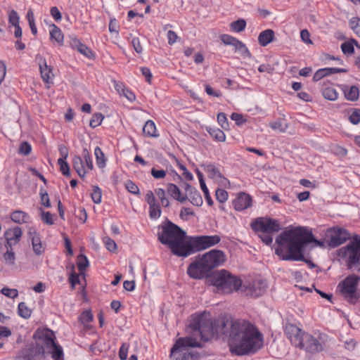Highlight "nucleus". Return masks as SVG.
<instances>
[{"label": "nucleus", "mask_w": 360, "mask_h": 360, "mask_svg": "<svg viewBox=\"0 0 360 360\" xmlns=\"http://www.w3.org/2000/svg\"><path fill=\"white\" fill-rule=\"evenodd\" d=\"M274 32L268 29L260 32L258 37V41L262 46H266L274 39Z\"/></svg>", "instance_id": "19"}, {"label": "nucleus", "mask_w": 360, "mask_h": 360, "mask_svg": "<svg viewBox=\"0 0 360 360\" xmlns=\"http://www.w3.org/2000/svg\"><path fill=\"white\" fill-rule=\"evenodd\" d=\"M246 27V22L243 19H239L236 21H233L231 23L230 27L231 29L237 32H242L245 30Z\"/></svg>", "instance_id": "31"}, {"label": "nucleus", "mask_w": 360, "mask_h": 360, "mask_svg": "<svg viewBox=\"0 0 360 360\" xmlns=\"http://www.w3.org/2000/svg\"><path fill=\"white\" fill-rule=\"evenodd\" d=\"M104 117L101 113H96L93 115L90 120L89 125L92 128H95L101 124Z\"/></svg>", "instance_id": "43"}, {"label": "nucleus", "mask_w": 360, "mask_h": 360, "mask_svg": "<svg viewBox=\"0 0 360 360\" xmlns=\"http://www.w3.org/2000/svg\"><path fill=\"white\" fill-rule=\"evenodd\" d=\"M356 235L352 234L345 228L339 227V245L345 243L347 241L349 243L355 237Z\"/></svg>", "instance_id": "26"}, {"label": "nucleus", "mask_w": 360, "mask_h": 360, "mask_svg": "<svg viewBox=\"0 0 360 360\" xmlns=\"http://www.w3.org/2000/svg\"><path fill=\"white\" fill-rule=\"evenodd\" d=\"M71 46L86 57L89 58H92L93 53L91 49H89L86 45L82 44L77 39H72L71 41Z\"/></svg>", "instance_id": "21"}, {"label": "nucleus", "mask_w": 360, "mask_h": 360, "mask_svg": "<svg viewBox=\"0 0 360 360\" xmlns=\"http://www.w3.org/2000/svg\"><path fill=\"white\" fill-rule=\"evenodd\" d=\"M233 205L236 210L242 211L252 205V198L245 193H240L238 197L233 201Z\"/></svg>", "instance_id": "15"}, {"label": "nucleus", "mask_w": 360, "mask_h": 360, "mask_svg": "<svg viewBox=\"0 0 360 360\" xmlns=\"http://www.w3.org/2000/svg\"><path fill=\"white\" fill-rule=\"evenodd\" d=\"M149 214L151 219H158L161 215V209L160 205L157 202L149 205Z\"/></svg>", "instance_id": "34"}, {"label": "nucleus", "mask_w": 360, "mask_h": 360, "mask_svg": "<svg viewBox=\"0 0 360 360\" xmlns=\"http://www.w3.org/2000/svg\"><path fill=\"white\" fill-rule=\"evenodd\" d=\"M200 187H201V189H202V192L204 193L205 198L207 204L209 205H213V200H212V198H211V197L210 195L208 188H207L206 184H205L204 180H201Z\"/></svg>", "instance_id": "48"}, {"label": "nucleus", "mask_w": 360, "mask_h": 360, "mask_svg": "<svg viewBox=\"0 0 360 360\" xmlns=\"http://www.w3.org/2000/svg\"><path fill=\"white\" fill-rule=\"evenodd\" d=\"M37 60L39 63L41 76L43 81L46 83H50L52 77L53 76L52 74V68L51 66L47 65L46 60L43 57L37 56Z\"/></svg>", "instance_id": "16"}, {"label": "nucleus", "mask_w": 360, "mask_h": 360, "mask_svg": "<svg viewBox=\"0 0 360 360\" xmlns=\"http://www.w3.org/2000/svg\"><path fill=\"white\" fill-rule=\"evenodd\" d=\"M33 337L35 342L21 351L19 356L21 360H44L46 354H49L53 360H63V349L56 343L52 330H37Z\"/></svg>", "instance_id": "4"}, {"label": "nucleus", "mask_w": 360, "mask_h": 360, "mask_svg": "<svg viewBox=\"0 0 360 360\" xmlns=\"http://www.w3.org/2000/svg\"><path fill=\"white\" fill-rule=\"evenodd\" d=\"M221 238L218 235L200 236L190 238L191 255L218 244Z\"/></svg>", "instance_id": "10"}, {"label": "nucleus", "mask_w": 360, "mask_h": 360, "mask_svg": "<svg viewBox=\"0 0 360 360\" xmlns=\"http://www.w3.org/2000/svg\"><path fill=\"white\" fill-rule=\"evenodd\" d=\"M129 345L124 343L119 350V357L121 360H125L127 357Z\"/></svg>", "instance_id": "58"}, {"label": "nucleus", "mask_w": 360, "mask_h": 360, "mask_svg": "<svg viewBox=\"0 0 360 360\" xmlns=\"http://www.w3.org/2000/svg\"><path fill=\"white\" fill-rule=\"evenodd\" d=\"M359 281L360 277L356 275L349 276L342 281L340 293L350 303H355L359 299L356 286Z\"/></svg>", "instance_id": "9"}, {"label": "nucleus", "mask_w": 360, "mask_h": 360, "mask_svg": "<svg viewBox=\"0 0 360 360\" xmlns=\"http://www.w3.org/2000/svg\"><path fill=\"white\" fill-rule=\"evenodd\" d=\"M103 242L109 251H115L117 248L115 242L108 237L103 238Z\"/></svg>", "instance_id": "55"}, {"label": "nucleus", "mask_w": 360, "mask_h": 360, "mask_svg": "<svg viewBox=\"0 0 360 360\" xmlns=\"http://www.w3.org/2000/svg\"><path fill=\"white\" fill-rule=\"evenodd\" d=\"M359 109H353L349 116V122L353 124H357L360 122V113Z\"/></svg>", "instance_id": "47"}, {"label": "nucleus", "mask_w": 360, "mask_h": 360, "mask_svg": "<svg viewBox=\"0 0 360 360\" xmlns=\"http://www.w3.org/2000/svg\"><path fill=\"white\" fill-rule=\"evenodd\" d=\"M151 174L155 179H163L166 176V172L163 169L158 170L155 168L151 169Z\"/></svg>", "instance_id": "60"}, {"label": "nucleus", "mask_w": 360, "mask_h": 360, "mask_svg": "<svg viewBox=\"0 0 360 360\" xmlns=\"http://www.w3.org/2000/svg\"><path fill=\"white\" fill-rule=\"evenodd\" d=\"M342 90L344 92L345 97L347 100L351 101H356L359 99V89L356 86H352L350 87L347 86H342Z\"/></svg>", "instance_id": "18"}, {"label": "nucleus", "mask_w": 360, "mask_h": 360, "mask_svg": "<svg viewBox=\"0 0 360 360\" xmlns=\"http://www.w3.org/2000/svg\"><path fill=\"white\" fill-rule=\"evenodd\" d=\"M1 292L4 295H5L9 298H15V297H17L18 295V292L16 289H11L8 288H3L1 290Z\"/></svg>", "instance_id": "46"}, {"label": "nucleus", "mask_w": 360, "mask_h": 360, "mask_svg": "<svg viewBox=\"0 0 360 360\" xmlns=\"http://www.w3.org/2000/svg\"><path fill=\"white\" fill-rule=\"evenodd\" d=\"M9 23L13 26L19 25V16L16 11L12 10L8 14Z\"/></svg>", "instance_id": "50"}, {"label": "nucleus", "mask_w": 360, "mask_h": 360, "mask_svg": "<svg viewBox=\"0 0 360 360\" xmlns=\"http://www.w3.org/2000/svg\"><path fill=\"white\" fill-rule=\"evenodd\" d=\"M50 13H51V16L54 18L55 20L58 21V20H61V18H62L61 13L57 7H55V6L52 7L51 8Z\"/></svg>", "instance_id": "62"}, {"label": "nucleus", "mask_w": 360, "mask_h": 360, "mask_svg": "<svg viewBox=\"0 0 360 360\" xmlns=\"http://www.w3.org/2000/svg\"><path fill=\"white\" fill-rule=\"evenodd\" d=\"M91 195L94 203L99 204L101 202L102 192L101 189L98 186H93V192L91 193Z\"/></svg>", "instance_id": "38"}, {"label": "nucleus", "mask_w": 360, "mask_h": 360, "mask_svg": "<svg viewBox=\"0 0 360 360\" xmlns=\"http://www.w3.org/2000/svg\"><path fill=\"white\" fill-rule=\"evenodd\" d=\"M72 165L78 175L81 178H84L86 175V171L84 166V162L81 157L75 155L72 160Z\"/></svg>", "instance_id": "23"}, {"label": "nucleus", "mask_w": 360, "mask_h": 360, "mask_svg": "<svg viewBox=\"0 0 360 360\" xmlns=\"http://www.w3.org/2000/svg\"><path fill=\"white\" fill-rule=\"evenodd\" d=\"M210 134L217 141H224L226 136L224 131L219 129H210L208 130Z\"/></svg>", "instance_id": "35"}, {"label": "nucleus", "mask_w": 360, "mask_h": 360, "mask_svg": "<svg viewBox=\"0 0 360 360\" xmlns=\"http://www.w3.org/2000/svg\"><path fill=\"white\" fill-rule=\"evenodd\" d=\"M31 150L30 144L27 141H24L20 144L18 152L23 155H27L30 153Z\"/></svg>", "instance_id": "49"}, {"label": "nucleus", "mask_w": 360, "mask_h": 360, "mask_svg": "<svg viewBox=\"0 0 360 360\" xmlns=\"http://www.w3.org/2000/svg\"><path fill=\"white\" fill-rule=\"evenodd\" d=\"M225 260L226 256L223 251L212 250L198 256L188 266L187 274L193 279L209 278L212 285L225 293L238 290L242 287L241 280L232 276L226 270H221L211 274L212 269L223 264Z\"/></svg>", "instance_id": "2"}, {"label": "nucleus", "mask_w": 360, "mask_h": 360, "mask_svg": "<svg viewBox=\"0 0 360 360\" xmlns=\"http://www.w3.org/2000/svg\"><path fill=\"white\" fill-rule=\"evenodd\" d=\"M22 233V230L18 226L6 231L4 233L6 240V248H11L13 245H17L21 238Z\"/></svg>", "instance_id": "14"}, {"label": "nucleus", "mask_w": 360, "mask_h": 360, "mask_svg": "<svg viewBox=\"0 0 360 360\" xmlns=\"http://www.w3.org/2000/svg\"><path fill=\"white\" fill-rule=\"evenodd\" d=\"M285 333L295 347L310 354L322 352L328 342V337L326 334L321 333L316 338L293 324H287Z\"/></svg>", "instance_id": "6"}, {"label": "nucleus", "mask_w": 360, "mask_h": 360, "mask_svg": "<svg viewBox=\"0 0 360 360\" xmlns=\"http://www.w3.org/2000/svg\"><path fill=\"white\" fill-rule=\"evenodd\" d=\"M58 164L60 166V170L62 174L65 176H70V167L65 160L63 158H59L58 160Z\"/></svg>", "instance_id": "40"}, {"label": "nucleus", "mask_w": 360, "mask_h": 360, "mask_svg": "<svg viewBox=\"0 0 360 360\" xmlns=\"http://www.w3.org/2000/svg\"><path fill=\"white\" fill-rule=\"evenodd\" d=\"M40 197H41V203L46 207H50L51 202H50V200H49L48 193L45 191L41 189L40 190Z\"/></svg>", "instance_id": "54"}, {"label": "nucleus", "mask_w": 360, "mask_h": 360, "mask_svg": "<svg viewBox=\"0 0 360 360\" xmlns=\"http://www.w3.org/2000/svg\"><path fill=\"white\" fill-rule=\"evenodd\" d=\"M313 240L314 237L312 233L306 228L297 227L287 229L276 238L278 247L275 252L283 260L302 261L311 268H314L315 264L304 257V249L309 244V241Z\"/></svg>", "instance_id": "3"}, {"label": "nucleus", "mask_w": 360, "mask_h": 360, "mask_svg": "<svg viewBox=\"0 0 360 360\" xmlns=\"http://www.w3.org/2000/svg\"><path fill=\"white\" fill-rule=\"evenodd\" d=\"M11 218L15 223L22 224L27 222L29 216L22 211H15L11 214Z\"/></svg>", "instance_id": "25"}, {"label": "nucleus", "mask_w": 360, "mask_h": 360, "mask_svg": "<svg viewBox=\"0 0 360 360\" xmlns=\"http://www.w3.org/2000/svg\"><path fill=\"white\" fill-rule=\"evenodd\" d=\"M94 154L96 158V163L101 168L105 165V159L104 154L99 147H96L94 150Z\"/></svg>", "instance_id": "32"}, {"label": "nucleus", "mask_w": 360, "mask_h": 360, "mask_svg": "<svg viewBox=\"0 0 360 360\" xmlns=\"http://www.w3.org/2000/svg\"><path fill=\"white\" fill-rule=\"evenodd\" d=\"M231 118L234 120L238 125L242 124L245 122V120L243 119V117L240 114L236 112L232 113Z\"/></svg>", "instance_id": "63"}, {"label": "nucleus", "mask_w": 360, "mask_h": 360, "mask_svg": "<svg viewBox=\"0 0 360 360\" xmlns=\"http://www.w3.org/2000/svg\"><path fill=\"white\" fill-rule=\"evenodd\" d=\"M341 257L349 269L360 271V236L355 237L347 245L339 248Z\"/></svg>", "instance_id": "7"}, {"label": "nucleus", "mask_w": 360, "mask_h": 360, "mask_svg": "<svg viewBox=\"0 0 360 360\" xmlns=\"http://www.w3.org/2000/svg\"><path fill=\"white\" fill-rule=\"evenodd\" d=\"M158 238L161 243L169 248L174 255L184 257L191 255V237H188L184 230L170 221L162 226V231L158 233Z\"/></svg>", "instance_id": "5"}, {"label": "nucleus", "mask_w": 360, "mask_h": 360, "mask_svg": "<svg viewBox=\"0 0 360 360\" xmlns=\"http://www.w3.org/2000/svg\"><path fill=\"white\" fill-rule=\"evenodd\" d=\"M235 48V50L238 52V53L244 57V58H250L251 54L245 46L244 43H243L241 41L238 40V41L236 44V45L233 46Z\"/></svg>", "instance_id": "29"}, {"label": "nucleus", "mask_w": 360, "mask_h": 360, "mask_svg": "<svg viewBox=\"0 0 360 360\" xmlns=\"http://www.w3.org/2000/svg\"><path fill=\"white\" fill-rule=\"evenodd\" d=\"M349 23L350 28L360 37V18L354 17Z\"/></svg>", "instance_id": "39"}, {"label": "nucleus", "mask_w": 360, "mask_h": 360, "mask_svg": "<svg viewBox=\"0 0 360 360\" xmlns=\"http://www.w3.org/2000/svg\"><path fill=\"white\" fill-rule=\"evenodd\" d=\"M32 311L29 309L25 302H20L18 304V314L24 319L30 317Z\"/></svg>", "instance_id": "33"}, {"label": "nucleus", "mask_w": 360, "mask_h": 360, "mask_svg": "<svg viewBox=\"0 0 360 360\" xmlns=\"http://www.w3.org/2000/svg\"><path fill=\"white\" fill-rule=\"evenodd\" d=\"M189 328L191 336L179 338L172 347V360H198V353L191 350V347H202L198 341V337L206 342L214 336L225 335L230 352L238 356L254 354L263 345L262 335L255 326L245 320H212L209 314L203 312L192 316Z\"/></svg>", "instance_id": "1"}, {"label": "nucleus", "mask_w": 360, "mask_h": 360, "mask_svg": "<svg viewBox=\"0 0 360 360\" xmlns=\"http://www.w3.org/2000/svg\"><path fill=\"white\" fill-rule=\"evenodd\" d=\"M259 237L266 245H271L273 242V238L270 235V233L261 232V233L259 235Z\"/></svg>", "instance_id": "56"}, {"label": "nucleus", "mask_w": 360, "mask_h": 360, "mask_svg": "<svg viewBox=\"0 0 360 360\" xmlns=\"http://www.w3.org/2000/svg\"><path fill=\"white\" fill-rule=\"evenodd\" d=\"M215 195L217 200L221 203L224 202L228 199L227 191L221 188H218L216 190Z\"/></svg>", "instance_id": "44"}, {"label": "nucleus", "mask_w": 360, "mask_h": 360, "mask_svg": "<svg viewBox=\"0 0 360 360\" xmlns=\"http://www.w3.org/2000/svg\"><path fill=\"white\" fill-rule=\"evenodd\" d=\"M221 41L226 44L234 46L238 41V39L229 34H221L220 36Z\"/></svg>", "instance_id": "42"}, {"label": "nucleus", "mask_w": 360, "mask_h": 360, "mask_svg": "<svg viewBox=\"0 0 360 360\" xmlns=\"http://www.w3.org/2000/svg\"><path fill=\"white\" fill-rule=\"evenodd\" d=\"M315 243L319 246H323L325 243H327L330 247L335 248L338 246V227L333 226L329 228L326 231L323 241L314 240L309 241V243Z\"/></svg>", "instance_id": "13"}, {"label": "nucleus", "mask_w": 360, "mask_h": 360, "mask_svg": "<svg viewBox=\"0 0 360 360\" xmlns=\"http://www.w3.org/2000/svg\"><path fill=\"white\" fill-rule=\"evenodd\" d=\"M189 200L195 206H200L202 204V197L196 189L189 193Z\"/></svg>", "instance_id": "30"}, {"label": "nucleus", "mask_w": 360, "mask_h": 360, "mask_svg": "<svg viewBox=\"0 0 360 360\" xmlns=\"http://www.w3.org/2000/svg\"><path fill=\"white\" fill-rule=\"evenodd\" d=\"M125 188L127 190L133 193L138 195L139 194V187L131 181L127 180L125 183Z\"/></svg>", "instance_id": "45"}, {"label": "nucleus", "mask_w": 360, "mask_h": 360, "mask_svg": "<svg viewBox=\"0 0 360 360\" xmlns=\"http://www.w3.org/2000/svg\"><path fill=\"white\" fill-rule=\"evenodd\" d=\"M269 126L271 129L274 130H278L281 132L285 131L287 129L286 124H283V123L281 121H276L274 122H271L269 124Z\"/></svg>", "instance_id": "52"}, {"label": "nucleus", "mask_w": 360, "mask_h": 360, "mask_svg": "<svg viewBox=\"0 0 360 360\" xmlns=\"http://www.w3.org/2000/svg\"><path fill=\"white\" fill-rule=\"evenodd\" d=\"M202 167H204V170L207 173L210 178L213 179H224V180H226L223 177L219 169L214 165H204Z\"/></svg>", "instance_id": "22"}, {"label": "nucleus", "mask_w": 360, "mask_h": 360, "mask_svg": "<svg viewBox=\"0 0 360 360\" xmlns=\"http://www.w3.org/2000/svg\"><path fill=\"white\" fill-rule=\"evenodd\" d=\"M82 156L85 160V162H86V167H88V169H92L94 166H93V162H92V160L91 159V157H90V155H89V153L88 151V150L86 148H84L83 150H82Z\"/></svg>", "instance_id": "53"}, {"label": "nucleus", "mask_w": 360, "mask_h": 360, "mask_svg": "<svg viewBox=\"0 0 360 360\" xmlns=\"http://www.w3.org/2000/svg\"><path fill=\"white\" fill-rule=\"evenodd\" d=\"M217 121L223 129H226L228 127L227 118L225 113L219 112L217 115Z\"/></svg>", "instance_id": "57"}, {"label": "nucleus", "mask_w": 360, "mask_h": 360, "mask_svg": "<svg viewBox=\"0 0 360 360\" xmlns=\"http://www.w3.org/2000/svg\"><path fill=\"white\" fill-rule=\"evenodd\" d=\"M6 252L4 254V259L6 264L13 265L15 263V253L11 248H6Z\"/></svg>", "instance_id": "37"}, {"label": "nucleus", "mask_w": 360, "mask_h": 360, "mask_svg": "<svg viewBox=\"0 0 360 360\" xmlns=\"http://www.w3.org/2000/svg\"><path fill=\"white\" fill-rule=\"evenodd\" d=\"M41 212V219L42 221L48 225L53 224V214H51L49 212H45L41 208L40 209Z\"/></svg>", "instance_id": "41"}, {"label": "nucleus", "mask_w": 360, "mask_h": 360, "mask_svg": "<svg viewBox=\"0 0 360 360\" xmlns=\"http://www.w3.org/2000/svg\"><path fill=\"white\" fill-rule=\"evenodd\" d=\"M167 191L173 198L177 200L180 202H184L188 199L187 196L181 195L180 189L174 184H168L167 185Z\"/></svg>", "instance_id": "20"}, {"label": "nucleus", "mask_w": 360, "mask_h": 360, "mask_svg": "<svg viewBox=\"0 0 360 360\" xmlns=\"http://www.w3.org/2000/svg\"><path fill=\"white\" fill-rule=\"evenodd\" d=\"M29 238L32 240V245L34 252L36 255H41L44 252V248L41 245V238L37 233L35 229L30 227L28 231Z\"/></svg>", "instance_id": "17"}, {"label": "nucleus", "mask_w": 360, "mask_h": 360, "mask_svg": "<svg viewBox=\"0 0 360 360\" xmlns=\"http://www.w3.org/2000/svg\"><path fill=\"white\" fill-rule=\"evenodd\" d=\"M300 37L302 40L308 44H311L312 41L310 39V34L307 30H302L300 32Z\"/></svg>", "instance_id": "61"}, {"label": "nucleus", "mask_w": 360, "mask_h": 360, "mask_svg": "<svg viewBox=\"0 0 360 360\" xmlns=\"http://www.w3.org/2000/svg\"><path fill=\"white\" fill-rule=\"evenodd\" d=\"M51 30L50 31L51 39L59 44H62L63 41V35L60 30L53 24L51 25Z\"/></svg>", "instance_id": "28"}, {"label": "nucleus", "mask_w": 360, "mask_h": 360, "mask_svg": "<svg viewBox=\"0 0 360 360\" xmlns=\"http://www.w3.org/2000/svg\"><path fill=\"white\" fill-rule=\"evenodd\" d=\"M354 44H355L356 47L360 48L355 39H351L350 41L342 43L341 44V49L342 52L347 55L352 54L354 51Z\"/></svg>", "instance_id": "27"}, {"label": "nucleus", "mask_w": 360, "mask_h": 360, "mask_svg": "<svg viewBox=\"0 0 360 360\" xmlns=\"http://www.w3.org/2000/svg\"><path fill=\"white\" fill-rule=\"evenodd\" d=\"M143 132L146 136L149 137L158 136L155 124L154 122L152 120H148L146 122L145 125L143 127Z\"/></svg>", "instance_id": "24"}, {"label": "nucleus", "mask_w": 360, "mask_h": 360, "mask_svg": "<svg viewBox=\"0 0 360 360\" xmlns=\"http://www.w3.org/2000/svg\"><path fill=\"white\" fill-rule=\"evenodd\" d=\"M131 44L134 47V51L137 53H141L143 51V48L141 45L140 40L138 37H135L131 41Z\"/></svg>", "instance_id": "59"}, {"label": "nucleus", "mask_w": 360, "mask_h": 360, "mask_svg": "<svg viewBox=\"0 0 360 360\" xmlns=\"http://www.w3.org/2000/svg\"><path fill=\"white\" fill-rule=\"evenodd\" d=\"M252 229L257 232L273 233L281 229L279 221L267 217H259L251 223Z\"/></svg>", "instance_id": "11"}, {"label": "nucleus", "mask_w": 360, "mask_h": 360, "mask_svg": "<svg viewBox=\"0 0 360 360\" xmlns=\"http://www.w3.org/2000/svg\"><path fill=\"white\" fill-rule=\"evenodd\" d=\"M89 260L85 255L81 254L77 257V265L78 270L81 273L89 266Z\"/></svg>", "instance_id": "36"}, {"label": "nucleus", "mask_w": 360, "mask_h": 360, "mask_svg": "<svg viewBox=\"0 0 360 360\" xmlns=\"http://www.w3.org/2000/svg\"><path fill=\"white\" fill-rule=\"evenodd\" d=\"M168 44L172 45L175 43L178 39L177 34L172 30L167 32Z\"/></svg>", "instance_id": "64"}, {"label": "nucleus", "mask_w": 360, "mask_h": 360, "mask_svg": "<svg viewBox=\"0 0 360 360\" xmlns=\"http://www.w3.org/2000/svg\"><path fill=\"white\" fill-rule=\"evenodd\" d=\"M338 74V68H327L318 70L314 75L313 81L318 82L321 79L326 78V82L322 89V94L326 99L330 101H335L338 98V93L334 87L328 86L327 83L334 84L337 78L333 77L331 79H329L332 75Z\"/></svg>", "instance_id": "8"}, {"label": "nucleus", "mask_w": 360, "mask_h": 360, "mask_svg": "<svg viewBox=\"0 0 360 360\" xmlns=\"http://www.w3.org/2000/svg\"><path fill=\"white\" fill-rule=\"evenodd\" d=\"M79 320L83 324L88 323L93 320V315L90 311H84L81 314Z\"/></svg>", "instance_id": "51"}, {"label": "nucleus", "mask_w": 360, "mask_h": 360, "mask_svg": "<svg viewBox=\"0 0 360 360\" xmlns=\"http://www.w3.org/2000/svg\"><path fill=\"white\" fill-rule=\"evenodd\" d=\"M243 288V290L247 295L257 297L261 296L266 291L267 284L266 281L257 278L248 285L245 284Z\"/></svg>", "instance_id": "12"}]
</instances>
